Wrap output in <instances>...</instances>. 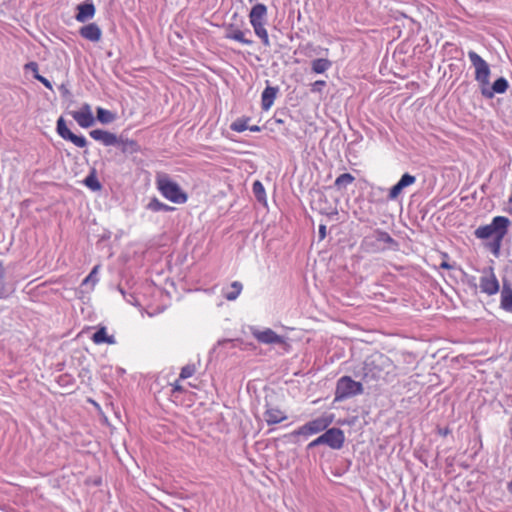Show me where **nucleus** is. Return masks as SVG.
Segmentation results:
<instances>
[{"label":"nucleus","mask_w":512,"mask_h":512,"mask_svg":"<svg viewBox=\"0 0 512 512\" xmlns=\"http://www.w3.org/2000/svg\"><path fill=\"white\" fill-rule=\"evenodd\" d=\"M84 183L87 187H89L93 191L100 190V188H101L99 181L92 175L86 177Z\"/></svg>","instance_id":"nucleus-34"},{"label":"nucleus","mask_w":512,"mask_h":512,"mask_svg":"<svg viewBox=\"0 0 512 512\" xmlns=\"http://www.w3.org/2000/svg\"><path fill=\"white\" fill-rule=\"evenodd\" d=\"M507 489L512 494V480L507 484Z\"/></svg>","instance_id":"nucleus-46"},{"label":"nucleus","mask_w":512,"mask_h":512,"mask_svg":"<svg viewBox=\"0 0 512 512\" xmlns=\"http://www.w3.org/2000/svg\"><path fill=\"white\" fill-rule=\"evenodd\" d=\"M172 387H173L174 392H181L183 390L182 386L179 384L178 381H176L174 384H172Z\"/></svg>","instance_id":"nucleus-42"},{"label":"nucleus","mask_w":512,"mask_h":512,"mask_svg":"<svg viewBox=\"0 0 512 512\" xmlns=\"http://www.w3.org/2000/svg\"><path fill=\"white\" fill-rule=\"evenodd\" d=\"M249 21L255 34L261 39L265 46H270L268 32L265 28L267 22V7L262 3L255 4L250 13Z\"/></svg>","instance_id":"nucleus-4"},{"label":"nucleus","mask_w":512,"mask_h":512,"mask_svg":"<svg viewBox=\"0 0 512 512\" xmlns=\"http://www.w3.org/2000/svg\"><path fill=\"white\" fill-rule=\"evenodd\" d=\"M226 37L228 39H232V40L238 41V42H240L242 44H245V45H251L253 43L252 40L247 39L245 37V32H243V31H241L239 29L231 31L230 33L227 34Z\"/></svg>","instance_id":"nucleus-28"},{"label":"nucleus","mask_w":512,"mask_h":512,"mask_svg":"<svg viewBox=\"0 0 512 512\" xmlns=\"http://www.w3.org/2000/svg\"><path fill=\"white\" fill-rule=\"evenodd\" d=\"M395 376V365L388 356L382 353H375L364 361L361 377L365 382L379 380L390 382Z\"/></svg>","instance_id":"nucleus-1"},{"label":"nucleus","mask_w":512,"mask_h":512,"mask_svg":"<svg viewBox=\"0 0 512 512\" xmlns=\"http://www.w3.org/2000/svg\"><path fill=\"white\" fill-rule=\"evenodd\" d=\"M440 267L443 268V269H451V265H449L447 262H442L440 264Z\"/></svg>","instance_id":"nucleus-43"},{"label":"nucleus","mask_w":512,"mask_h":512,"mask_svg":"<svg viewBox=\"0 0 512 512\" xmlns=\"http://www.w3.org/2000/svg\"><path fill=\"white\" fill-rule=\"evenodd\" d=\"M90 136L96 140L103 143L105 146H112L119 144V140L117 136L111 132L101 130V129H95L90 131Z\"/></svg>","instance_id":"nucleus-15"},{"label":"nucleus","mask_w":512,"mask_h":512,"mask_svg":"<svg viewBox=\"0 0 512 512\" xmlns=\"http://www.w3.org/2000/svg\"><path fill=\"white\" fill-rule=\"evenodd\" d=\"M448 433H449V430L447 428L439 429V434L442 436H446V435H448Z\"/></svg>","instance_id":"nucleus-44"},{"label":"nucleus","mask_w":512,"mask_h":512,"mask_svg":"<svg viewBox=\"0 0 512 512\" xmlns=\"http://www.w3.org/2000/svg\"><path fill=\"white\" fill-rule=\"evenodd\" d=\"M120 292L123 294V296L125 297V293H124V290L120 289Z\"/></svg>","instance_id":"nucleus-48"},{"label":"nucleus","mask_w":512,"mask_h":512,"mask_svg":"<svg viewBox=\"0 0 512 512\" xmlns=\"http://www.w3.org/2000/svg\"><path fill=\"white\" fill-rule=\"evenodd\" d=\"M287 418L285 413L279 408L268 407L264 413V419L269 424H277L284 421Z\"/></svg>","instance_id":"nucleus-20"},{"label":"nucleus","mask_w":512,"mask_h":512,"mask_svg":"<svg viewBox=\"0 0 512 512\" xmlns=\"http://www.w3.org/2000/svg\"><path fill=\"white\" fill-rule=\"evenodd\" d=\"M333 422V415L324 414L299 427L293 433L295 435L311 436L324 431Z\"/></svg>","instance_id":"nucleus-7"},{"label":"nucleus","mask_w":512,"mask_h":512,"mask_svg":"<svg viewBox=\"0 0 512 512\" xmlns=\"http://www.w3.org/2000/svg\"><path fill=\"white\" fill-rule=\"evenodd\" d=\"M468 58L471 65L475 69V80L478 82L480 89L483 85H489L491 70L489 64L475 51L468 52Z\"/></svg>","instance_id":"nucleus-6"},{"label":"nucleus","mask_w":512,"mask_h":512,"mask_svg":"<svg viewBox=\"0 0 512 512\" xmlns=\"http://www.w3.org/2000/svg\"><path fill=\"white\" fill-rule=\"evenodd\" d=\"M372 240H374L376 243H383L387 245L395 244L394 239L389 235V233L382 231V230H376L374 231L373 235L371 237H366L363 241L364 244L370 245L372 244Z\"/></svg>","instance_id":"nucleus-19"},{"label":"nucleus","mask_w":512,"mask_h":512,"mask_svg":"<svg viewBox=\"0 0 512 512\" xmlns=\"http://www.w3.org/2000/svg\"><path fill=\"white\" fill-rule=\"evenodd\" d=\"M243 289V285L239 281L231 283L228 291L225 293V298L229 301L236 300Z\"/></svg>","instance_id":"nucleus-27"},{"label":"nucleus","mask_w":512,"mask_h":512,"mask_svg":"<svg viewBox=\"0 0 512 512\" xmlns=\"http://www.w3.org/2000/svg\"><path fill=\"white\" fill-rule=\"evenodd\" d=\"M502 241H503V239H498V238L493 239V242L491 244V249L495 256L499 255Z\"/></svg>","instance_id":"nucleus-36"},{"label":"nucleus","mask_w":512,"mask_h":512,"mask_svg":"<svg viewBox=\"0 0 512 512\" xmlns=\"http://www.w3.org/2000/svg\"><path fill=\"white\" fill-rule=\"evenodd\" d=\"M56 130L60 137H62L65 140L71 141L75 146L79 148H84L87 145V140L84 136L75 135L67 128L63 117H60L57 120Z\"/></svg>","instance_id":"nucleus-9"},{"label":"nucleus","mask_w":512,"mask_h":512,"mask_svg":"<svg viewBox=\"0 0 512 512\" xmlns=\"http://www.w3.org/2000/svg\"><path fill=\"white\" fill-rule=\"evenodd\" d=\"M332 66V62L326 58H318L312 61L311 69L316 74L325 73Z\"/></svg>","instance_id":"nucleus-24"},{"label":"nucleus","mask_w":512,"mask_h":512,"mask_svg":"<svg viewBox=\"0 0 512 512\" xmlns=\"http://www.w3.org/2000/svg\"><path fill=\"white\" fill-rule=\"evenodd\" d=\"M119 143H121V145H122L121 149L124 153H135V152H138V150H139V146H138L137 142L134 140L126 139V140L119 141Z\"/></svg>","instance_id":"nucleus-32"},{"label":"nucleus","mask_w":512,"mask_h":512,"mask_svg":"<svg viewBox=\"0 0 512 512\" xmlns=\"http://www.w3.org/2000/svg\"><path fill=\"white\" fill-rule=\"evenodd\" d=\"M511 221L505 216H496L492 219V222L488 225L479 226L475 231L474 235L478 239H488L493 237L498 239H504L508 232V228Z\"/></svg>","instance_id":"nucleus-3"},{"label":"nucleus","mask_w":512,"mask_h":512,"mask_svg":"<svg viewBox=\"0 0 512 512\" xmlns=\"http://www.w3.org/2000/svg\"><path fill=\"white\" fill-rule=\"evenodd\" d=\"M132 299H133V296H130V298H127V299H126V301H127V302H129V303H131V304H134V302L132 301Z\"/></svg>","instance_id":"nucleus-47"},{"label":"nucleus","mask_w":512,"mask_h":512,"mask_svg":"<svg viewBox=\"0 0 512 512\" xmlns=\"http://www.w3.org/2000/svg\"><path fill=\"white\" fill-rule=\"evenodd\" d=\"M92 341L95 344H102V343L115 344L116 343L114 336L107 335V331H106L105 327H101L98 331H96L93 334Z\"/></svg>","instance_id":"nucleus-23"},{"label":"nucleus","mask_w":512,"mask_h":512,"mask_svg":"<svg viewBox=\"0 0 512 512\" xmlns=\"http://www.w3.org/2000/svg\"><path fill=\"white\" fill-rule=\"evenodd\" d=\"M501 307L506 311H512V287L505 281L501 291Z\"/></svg>","instance_id":"nucleus-21"},{"label":"nucleus","mask_w":512,"mask_h":512,"mask_svg":"<svg viewBox=\"0 0 512 512\" xmlns=\"http://www.w3.org/2000/svg\"><path fill=\"white\" fill-rule=\"evenodd\" d=\"M196 372V367L194 364L185 365L180 372V379H187L194 375Z\"/></svg>","instance_id":"nucleus-33"},{"label":"nucleus","mask_w":512,"mask_h":512,"mask_svg":"<svg viewBox=\"0 0 512 512\" xmlns=\"http://www.w3.org/2000/svg\"><path fill=\"white\" fill-rule=\"evenodd\" d=\"M25 69L26 70H30L35 74H39L38 73V64L36 62H29L25 65Z\"/></svg>","instance_id":"nucleus-40"},{"label":"nucleus","mask_w":512,"mask_h":512,"mask_svg":"<svg viewBox=\"0 0 512 512\" xmlns=\"http://www.w3.org/2000/svg\"><path fill=\"white\" fill-rule=\"evenodd\" d=\"M76 20L78 22H86L95 15V7L92 3H82L77 7Z\"/></svg>","instance_id":"nucleus-18"},{"label":"nucleus","mask_w":512,"mask_h":512,"mask_svg":"<svg viewBox=\"0 0 512 512\" xmlns=\"http://www.w3.org/2000/svg\"><path fill=\"white\" fill-rule=\"evenodd\" d=\"M416 182V177L405 173L402 175L400 180L390 189L388 199L395 200L402 193L403 189L414 184Z\"/></svg>","instance_id":"nucleus-14"},{"label":"nucleus","mask_w":512,"mask_h":512,"mask_svg":"<svg viewBox=\"0 0 512 512\" xmlns=\"http://www.w3.org/2000/svg\"><path fill=\"white\" fill-rule=\"evenodd\" d=\"M319 235H320L321 240L325 238V236H326V226L325 225L319 226Z\"/></svg>","instance_id":"nucleus-41"},{"label":"nucleus","mask_w":512,"mask_h":512,"mask_svg":"<svg viewBox=\"0 0 512 512\" xmlns=\"http://www.w3.org/2000/svg\"><path fill=\"white\" fill-rule=\"evenodd\" d=\"M509 87L508 81L504 77H500L494 81L491 87L489 85H483L481 90V94L487 98L492 99L495 94H503L507 91Z\"/></svg>","instance_id":"nucleus-13"},{"label":"nucleus","mask_w":512,"mask_h":512,"mask_svg":"<svg viewBox=\"0 0 512 512\" xmlns=\"http://www.w3.org/2000/svg\"><path fill=\"white\" fill-rule=\"evenodd\" d=\"M480 290L487 295H494L499 291V282L492 269L483 272L480 277Z\"/></svg>","instance_id":"nucleus-11"},{"label":"nucleus","mask_w":512,"mask_h":512,"mask_svg":"<svg viewBox=\"0 0 512 512\" xmlns=\"http://www.w3.org/2000/svg\"><path fill=\"white\" fill-rule=\"evenodd\" d=\"M250 131H253V132H257L260 130V128L258 126H252L249 128Z\"/></svg>","instance_id":"nucleus-45"},{"label":"nucleus","mask_w":512,"mask_h":512,"mask_svg":"<svg viewBox=\"0 0 512 512\" xmlns=\"http://www.w3.org/2000/svg\"><path fill=\"white\" fill-rule=\"evenodd\" d=\"M324 438V444L329 446L331 449H341L345 441L344 432L340 428H330L322 434Z\"/></svg>","instance_id":"nucleus-10"},{"label":"nucleus","mask_w":512,"mask_h":512,"mask_svg":"<svg viewBox=\"0 0 512 512\" xmlns=\"http://www.w3.org/2000/svg\"><path fill=\"white\" fill-rule=\"evenodd\" d=\"M277 88L267 86L262 92V108L267 111L271 108L276 98Z\"/></svg>","instance_id":"nucleus-22"},{"label":"nucleus","mask_w":512,"mask_h":512,"mask_svg":"<svg viewBox=\"0 0 512 512\" xmlns=\"http://www.w3.org/2000/svg\"><path fill=\"white\" fill-rule=\"evenodd\" d=\"M156 186L161 195L175 204H184L188 196L168 174L161 173L156 176Z\"/></svg>","instance_id":"nucleus-2"},{"label":"nucleus","mask_w":512,"mask_h":512,"mask_svg":"<svg viewBox=\"0 0 512 512\" xmlns=\"http://www.w3.org/2000/svg\"><path fill=\"white\" fill-rule=\"evenodd\" d=\"M322 444H324V438L322 435H320L319 437H317L316 439H314L313 441H311L308 444V448H313V447H316V446L322 445Z\"/></svg>","instance_id":"nucleus-39"},{"label":"nucleus","mask_w":512,"mask_h":512,"mask_svg":"<svg viewBox=\"0 0 512 512\" xmlns=\"http://www.w3.org/2000/svg\"><path fill=\"white\" fill-rule=\"evenodd\" d=\"M79 34L86 40L98 42L101 39L102 31L96 23H90L81 27Z\"/></svg>","instance_id":"nucleus-16"},{"label":"nucleus","mask_w":512,"mask_h":512,"mask_svg":"<svg viewBox=\"0 0 512 512\" xmlns=\"http://www.w3.org/2000/svg\"><path fill=\"white\" fill-rule=\"evenodd\" d=\"M73 119L82 128H89L95 123L94 116L89 104L85 103L80 110L71 113Z\"/></svg>","instance_id":"nucleus-12"},{"label":"nucleus","mask_w":512,"mask_h":512,"mask_svg":"<svg viewBox=\"0 0 512 512\" xmlns=\"http://www.w3.org/2000/svg\"><path fill=\"white\" fill-rule=\"evenodd\" d=\"M231 129L236 132H243L248 129L245 120L238 119L231 124Z\"/></svg>","instance_id":"nucleus-35"},{"label":"nucleus","mask_w":512,"mask_h":512,"mask_svg":"<svg viewBox=\"0 0 512 512\" xmlns=\"http://www.w3.org/2000/svg\"><path fill=\"white\" fill-rule=\"evenodd\" d=\"M250 331L252 336L261 344L283 345L286 342V338L284 336L278 335L270 328L260 329L257 327H251Z\"/></svg>","instance_id":"nucleus-8"},{"label":"nucleus","mask_w":512,"mask_h":512,"mask_svg":"<svg viewBox=\"0 0 512 512\" xmlns=\"http://www.w3.org/2000/svg\"><path fill=\"white\" fill-rule=\"evenodd\" d=\"M100 265H96L93 267L91 272L88 274V276L85 277V279L82 282V285H88L91 284L92 287L96 285V283L99 281L98 278V271H99Z\"/></svg>","instance_id":"nucleus-31"},{"label":"nucleus","mask_w":512,"mask_h":512,"mask_svg":"<svg viewBox=\"0 0 512 512\" xmlns=\"http://www.w3.org/2000/svg\"><path fill=\"white\" fill-rule=\"evenodd\" d=\"M354 180L355 178L350 173H343L336 178L334 184L338 189H342L352 184Z\"/></svg>","instance_id":"nucleus-29"},{"label":"nucleus","mask_w":512,"mask_h":512,"mask_svg":"<svg viewBox=\"0 0 512 512\" xmlns=\"http://www.w3.org/2000/svg\"><path fill=\"white\" fill-rule=\"evenodd\" d=\"M326 85L324 80H317L312 84L311 91L312 92H321L322 88Z\"/></svg>","instance_id":"nucleus-37"},{"label":"nucleus","mask_w":512,"mask_h":512,"mask_svg":"<svg viewBox=\"0 0 512 512\" xmlns=\"http://www.w3.org/2000/svg\"><path fill=\"white\" fill-rule=\"evenodd\" d=\"M16 287L13 283L6 281V272L3 264L0 262V299H6L14 293Z\"/></svg>","instance_id":"nucleus-17"},{"label":"nucleus","mask_w":512,"mask_h":512,"mask_svg":"<svg viewBox=\"0 0 512 512\" xmlns=\"http://www.w3.org/2000/svg\"><path fill=\"white\" fill-rule=\"evenodd\" d=\"M363 393L361 382L354 381L349 376L341 377L336 384L335 401H341Z\"/></svg>","instance_id":"nucleus-5"},{"label":"nucleus","mask_w":512,"mask_h":512,"mask_svg":"<svg viewBox=\"0 0 512 512\" xmlns=\"http://www.w3.org/2000/svg\"><path fill=\"white\" fill-rule=\"evenodd\" d=\"M116 119V115L102 107L97 108V120L102 124H109Z\"/></svg>","instance_id":"nucleus-26"},{"label":"nucleus","mask_w":512,"mask_h":512,"mask_svg":"<svg viewBox=\"0 0 512 512\" xmlns=\"http://www.w3.org/2000/svg\"><path fill=\"white\" fill-rule=\"evenodd\" d=\"M34 78L41 82L46 88L52 90V84L47 78L41 76L40 74H35Z\"/></svg>","instance_id":"nucleus-38"},{"label":"nucleus","mask_w":512,"mask_h":512,"mask_svg":"<svg viewBox=\"0 0 512 512\" xmlns=\"http://www.w3.org/2000/svg\"><path fill=\"white\" fill-rule=\"evenodd\" d=\"M253 193L259 202H265L266 194L263 184L260 181H255L252 187Z\"/></svg>","instance_id":"nucleus-30"},{"label":"nucleus","mask_w":512,"mask_h":512,"mask_svg":"<svg viewBox=\"0 0 512 512\" xmlns=\"http://www.w3.org/2000/svg\"><path fill=\"white\" fill-rule=\"evenodd\" d=\"M146 208L152 212H160V211H172L174 208L161 202L156 197L152 198L148 204L146 205Z\"/></svg>","instance_id":"nucleus-25"}]
</instances>
